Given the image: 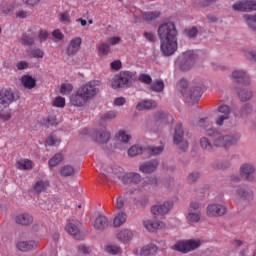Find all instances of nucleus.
<instances>
[{
	"mask_svg": "<svg viewBox=\"0 0 256 256\" xmlns=\"http://www.w3.org/2000/svg\"><path fill=\"white\" fill-rule=\"evenodd\" d=\"M158 36L161 41L160 49L166 56L173 55L177 51V28L175 23L166 22L159 26Z\"/></svg>",
	"mask_w": 256,
	"mask_h": 256,
	"instance_id": "nucleus-1",
	"label": "nucleus"
},
{
	"mask_svg": "<svg viewBox=\"0 0 256 256\" xmlns=\"http://www.w3.org/2000/svg\"><path fill=\"white\" fill-rule=\"evenodd\" d=\"M99 82L92 80L78 88L74 95L70 98V103L74 107H84L91 99L99 95Z\"/></svg>",
	"mask_w": 256,
	"mask_h": 256,
	"instance_id": "nucleus-2",
	"label": "nucleus"
},
{
	"mask_svg": "<svg viewBox=\"0 0 256 256\" xmlns=\"http://www.w3.org/2000/svg\"><path fill=\"white\" fill-rule=\"evenodd\" d=\"M197 126L203 129L209 137H215L213 140L214 147H224V149H227L238 141V138L234 136H221L215 128L211 127V120L209 118H201Z\"/></svg>",
	"mask_w": 256,
	"mask_h": 256,
	"instance_id": "nucleus-3",
	"label": "nucleus"
},
{
	"mask_svg": "<svg viewBox=\"0 0 256 256\" xmlns=\"http://www.w3.org/2000/svg\"><path fill=\"white\" fill-rule=\"evenodd\" d=\"M135 75L136 72L122 71L111 79L110 85L112 89H125L135 81Z\"/></svg>",
	"mask_w": 256,
	"mask_h": 256,
	"instance_id": "nucleus-4",
	"label": "nucleus"
},
{
	"mask_svg": "<svg viewBox=\"0 0 256 256\" xmlns=\"http://www.w3.org/2000/svg\"><path fill=\"white\" fill-rule=\"evenodd\" d=\"M201 247V241L199 240H187L183 242H178L172 249L174 251H180V253H189L190 251H195V249H199Z\"/></svg>",
	"mask_w": 256,
	"mask_h": 256,
	"instance_id": "nucleus-5",
	"label": "nucleus"
},
{
	"mask_svg": "<svg viewBox=\"0 0 256 256\" xmlns=\"http://www.w3.org/2000/svg\"><path fill=\"white\" fill-rule=\"evenodd\" d=\"M227 213V204L225 202L211 203L206 208L208 217H223Z\"/></svg>",
	"mask_w": 256,
	"mask_h": 256,
	"instance_id": "nucleus-6",
	"label": "nucleus"
},
{
	"mask_svg": "<svg viewBox=\"0 0 256 256\" xmlns=\"http://www.w3.org/2000/svg\"><path fill=\"white\" fill-rule=\"evenodd\" d=\"M183 60L180 65L181 71H189L197 63V56L195 52L190 50L182 54Z\"/></svg>",
	"mask_w": 256,
	"mask_h": 256,
	"instance_id": "nucleus-7",
	"label": "nucleus"
},
{
	"mask_svg": "<svg viewBox=\"0 0 256 256\" xmlns=\"http://www.w3.org/2000/svg\"><path fill=\"white\" fill-rule=\"evenodd\" d=\"M81 45H83V39L81 37L76 36L71 38L66 48V55L68 57H75L81 51Z\"/></svg>",
	"mask_w": 256,
	"mask_h": 256,
	"instance_id": "nucleus-8",
	"label": "nucleus"
},
{
	"mask_svg": "<svg viewBox=\"0 0 256 256\" xmlns=\"http://www.w3.org/2000/svg\"><path fill=\"white\" fill-rule=\"evenodd\" d=\"M117 177L124 185H139L142 181L140 174L135 172L120 173Z\"/></svg>",
	"mask_w": 256,
	"mask_h": 256,
	"instance_id": "nucleus-9",
	"label": "nucleus"
},
{
	"mask_svg": "<svg viewBox=\"0 0 256 256\" xmlns=\"http://www.w3.org/2000/svg\"><path fill=\"white\" fill-rule=\"evenodd\" d=\"M17 101V96L11 88H3L0 90V105L9 107L11 103Z\"/></svg>",
	"mask_w": 256,
	"mask_h": 256,
	"instance_id": "nucleus-10",
	"label": "nucleus"
},
{
	"mask_svg": "<svg viewBox=\"0 0 256 256\" xmlns=\"http://www.w3.org/2000/svg\"><path fill=\"white\" fill-rule=\"evenodd\" d=\"M218 116L215 120L216 125L221 127L225 121L231 119V107L229 105L222 104L218 107Z\"/></svg>",
	"mask_w": 256,
	"mask_h": 256,
	"instance_id": "nucleus-11",
	"label": "nucleus"
},
{
	"mask_svg": "<svg viewBox=\"0 0 256 256\" xmlns=\"http://www.w3.org/2000/svg\"><path fill=\"white\" fill-rule=\"evenodd\" d=\"M183 125L178 124L175 128V133H174V143L175 145H181L180 149L182 151H187L189 148V142L183 140Z\"/></svg>",
	"mask_w": 256,
	"mask_h": 256,
	"instance_id": "nucleus-12",
	"label": "nucleus"
},
{
	"mask_svg": "<svg viewBox=\"0 0 256 256\" xmlns=\"http://www.w3.org/2000/svg\"><path fill=\"white\" fill-rule=\"evenodd\" d=\"M240 176L243 177L245 181L254 183L256 181L255 167L251 164H243L240 167Z\"/></svg>",
	"mask_w": 256,
	"mask_h": 256,
	"instance_id": "nucleus-13",
	"label": "nucleus"
},
{
	"mask_svg": "<svg viewBox=\"0 0 256 256\" xmlns=\"http://www.w3.org/2000/svg\"><path fill=\"white\" fill-rule=\"evenodd\" d=\"M232 79L236 81V83H239L240 85H243L244 87H247V85H251V78L249 75H247V72L243 70H235L232 72Z\"/></svg>",
	"mask_w": 256,
	"mask_h": 256,
	"instance_id": "nucleus-14",
	"label": "nucleus"
},
{
	"mask_svg": "<svg viewBox=\"0 0 256 256\" xmlns=\"http://www.w3.org/2000/svg\"><path fill=\"white\" fill-rule=\"evenodd\" d=\"M234 11H241V12H249V11H256V1L248 0V1H240L233 5Z\"/></svg>",
	"mask_w": 256,
	"mask_h": 256,
	"instance_id": "nucleus-15",
	"label": "nucleus"
},
{
	"mask_svg": "<svg viewBox=\"0 0 256 256\" xmlns=\"http://www.w3.org/2000/svg\"><path fill=\"white\" fill-rule=\"evenodd\" d=\"M173 207V202H164L163 204H157L152 206L151 213L153 215H167L171 208Z\"/></svg>",
	"mask_w": 256,
	"mask_h": 256,
	"instance_id": "nucleus-16",
	"label": "nucleus"
},
{
	"mask_svg": "<svg viewBox=\"0 0 256 256\" xmlns=\"http://www.w3.org/2000/svg\"><path fill=\"white\" fill-rule=\"evenodd\" d=\"M92 138L96 143H99L100 145H103L111 139V133L107 132L106 129L103 130H96L92 133Z\"/></svg>",
	"mask_w": 256,
	"mask_h": 256,
	"instance_id": "nucleus-17",
	"label": "nucleus"
},
{
	"mask_svg": "<svg viewBox=\"0 0 256 256\" xmlns=\"http://www.w3.org/2000/svg\"><path fill=\"white\" fill-rule=\"evenodd\" d=\"M37 247V242L35 240L19 241L16 243V249L22 253H27V251H33Z\"/></svg>",
	"mask_w": 256,
	"mask_h": 256,
	"instance_id": "nucleus-18",
	"label": "nucleus"
},
{
	"mask_svg": "<svg viewBox=\"0 0 256 256\" xmlns=\"http://www.w3.org/2000/svg\"><path fill=\"white\" fill-rule=\"evenodd\" d=\"M135 234L130 229H122L116 233V239L121 243H130Z\"/></svg>",
	"mask_w": 256,
	"mask_h": 256,
	"instance_id": "nucleus-19",
	"label": "nucleus"
},
{
	"mask_svg": "<svg viewBox=\"0 0 256 256\" xmlns=\"http://www.w3.org/2000/svg\"><path fill=\"white\" fill-rule=\"evenodd\" d=\"M144 227L150 233H155L159 229H165V223L161 221L146 220L144 221Z\"/></svg>",
	"mask_w": 256,
	"mask_h": 256,
	"instance_id": "nucleus-20",
	"label": "nucleus"
},
{
	"mask_svg": "<svg viewBox=\"0 0 256 256\" xmlns=\"http://www.w3.org/2000/svg\"><path fill=\"white\" fill-rule=\"evenodd\" d=\"M157 167H159V162L157 160H150L140 165L139 171L145 174L153 173V171L157 170Z\"/></svg>",
	"mask_w": 256,
	"mask_h": 256,
	"instance_id": "nucleus-21",
	"label": "nucleus"
},
{
	"mask_svg": "<svg viewBox=\"0 0 256 256\" xmlns=\"http://www.w3.org/2000/svg\"><path fill=\"white\" fill-rule=\"evenodd\" d=\"M92 225H93L94 229L103 231V229H106V227L109 226V219H107V217H105L104 215H99L92 222Z\"/></svg>",
	"mask_w": 256,
	"mask_h": 256,
	"instance_id": "nucleus-22",
	"label": "nucleus"
},
{
	"mask_svg": "<svg viewBox=\"0 0 256 256\" xmlns=\"http://www.w3.org/2000/svg\"><path fill=\"white\" fill-rule=\"evenodd\" d=\"M202 95L203 88H201V86H194L190 89L189 99L192 101V103H199V100L201 99Z\"/></svg>",
	"mask_w": 256,
	"mask_h": 256,
	"instance_id": "nucleus-23",
	"label": "nucleus"
},
{
	"mask_svg": "<svg viewBox=\"0 0 256 256\" xmlns=\"http://www.w3.org/2000/svg\"><path fill=\"white\" fill-rule=\"evenodd\" d=\"M21 83L25 89H35V87H37V80L29 74H25L21 77Z\"/></svg>",
	"mask_w": 256,
	"mask_h": 256,
	"instance_id": "nucleus-24",
	"label": "nucleus"
},
{
	"mask_svg": "<svg viewBox=\"0 0 256 256\" xmlns=\"http://www.w3.org/2000/svg\"><path fill=\"white\" fill-rule=\"evenodd\" d=\"M15 222L18 225H25V226L31 225V223H33V216H31L28 213H22L16 216Z\"/></svg>",
	"mask_w": 256,
	"mask_h": 256,
	"instance_id": "nucleus-25",
	"label": "nucleus"
},
{
	"mask_svg": "<svg viewBox=\"0 0 256 256\" xmlns=\"http://www.w3.org/2000/svg\"><path fill=\"white\" fill-rule=\"evenodd\" d=\"M157 108V102L153 100H143L142 102L138 103L136 106L137 111H145L149 109Z\"/></svg>",
	"mask_w": 256,
	"mask_h": 256,
	"instance_id": "nucleus-26",
	"label": "nucleus"
},
{
	"mask_svg": "<svg viewBox=\"0 0 256 256\" xmlns=\"http://www.w3.org/2000/svg\"><path fill=\"white\" fill-rule=\"evenodd\" d=\"M140 15L143 19V21H146V23H151L152 21H156L159 19L161 12L154 11V12H142L140 11Z\"/></svg>",
	"mask_w": 256,
	"mask_h": 256,
	"instance_id": "nucleus-27",
	"label": "nucleus"
},
{
	"mask_svg": "<svg viewBox=\"0 0 256 256\" xmlns=\"http://www.w3.org/2000/svg\"><path fill=\"white\" fill-rule=\"evenodd\" d=\"M157 254V246L153 243L145 245L140 250V256H153Z\"/></svg>",
	"mask_w": 256,
	"mask_h": 256,
	"instance_id": "nucleus-28",
	"label": "nucleus"
},
{
	"mask_svg": "<svg viewBox=\"0 0 256 256\" xmlns=\"http://www.w3.org/2000/svg\"><path fill=\"white\" fill-rule=\"evenodd\" d=\"M79 222L75 220L68 221L65 229L69 235H73V237H77L79 233Z\"/></svg>",
	"mask_w": 256,
	"mask_h": 256,
	"instance_id": "nucleus-29",
	"label": "nucleus"
},
{
	"mask_svg": "<svg viewBox=\"0 0 256 256\" xmlns=\"http://www.w3.org/2000/svg\"><path fill=\"white\" fill-rule=\"evenodd\" d=\"M236 195H238V197L241 199H247L248 201L253 199V191L243 186L238 187L236 190Z\"/></svg>",
	"mask_w": 256,
	"mask_h": 256,
	"instance_id": "nucleus-30",
	"label": "nucleus"
},
{
	"mask_svg": "<svg viewBox=\"0 0 256 256\" xmlns=\"http://www.w3.org/2000/svg\"><path fill=\"white\" fill-rule=\"evenodd\" d=\"M16 169L20 171H29V169H33V161L30 159H21L16 162Z\"/></svg>",
	"mask_w": 256,
	"mask_h": 256,
	"instance_id": "nucleus-31",
	"label": "nucleus"
},
{
	"mask_svg": "<svg viewBox=\"0 0 256 256\" xmlns=\"http://www.w3.org/2000/svg\"><path fill=\"white\" fill-rule=\"evenodd\" d=\"M36 37H37V34H35L33 32H28V33L22 35L21 43L24 44L25 46L35 45Z\"/></svg>",
	"mask_w": 256,
	"mask_h": 256,
	"instance_id": "nucleus-32",
	"label": "nucleus"
},
{
	"mask_svg": "<svg viewBox=\"0 0 256 256\" xmlns=\"http://www.w3.org/2000/svg\"><path fill=\"white\" fill-rule=\"evenodd\" d=\"M49 185V180H38L34 184L33 189L36 193H43V191H47Z\"/></svg>",
	"mask_w": 256,
	"mask_h": 256,
	"instance_id": "nucleus-33",
	"label": "nucleus"
},
{
	"mask_svg": "<svg viewBox=\"0 0 256 256\" xmlns=\"http://www.w3.org/2000/svg\"><path fill=\"white\" fill-rule=\"evenodd\" d=\"M127 221V214L125 212H119L113 220L114 227H121L123 223Z\"/></svg>",
	"mask_w": 256,
	"mask_h": 256,
	"instance_id": "nucleus-34",
	"label": "nucleus"
},
{
	"mask_svg": "<svg viewBox=\"0 0 256 256\" xmlns=\"http://www.w3.org/2000/svg\"><path fill=\"white\" fill-rule=\"evenodd\" d=\"M186 219L190 221V223H199V221H201V211H188Z\"/></svg>",
	"mask_w": 256,
	"mask_h": 256,
	"instance_id": "nucleus-35",
	"label": "nucleus"
},
{
	"mask_svg": "<svg viewBox=\"0 0 256 256\" xmlns=\"http://www.w3.org/2000/svg\"><path fill=\"white\" fill-rule=\"evenodd\" d=\"M60 175L62 177H71V175H75V168H73L71 165L63 166L60 169Z\"/></svg>",
	"mask_w": 256,
	"mask_h": 256,
	"instance_id": "nucleus-36",
	"label": "nucleus"
},
{
	"mask_svg": "<svg viewBox=\"0 0 256 256\" xmlns=\"http://www.w3.org/2000/svg\"><path fill=\"white\" fill-rule=\"evenodd\" d=\"M104 251L108 253L109 255H119L121 254L122 250L121 247L115 246V245H106L104 248Z\"/></svg>",
	"mask_w": 256,
	"mask_h": 256,
	"instance_id": "nucleus-37",
	"label": "nucleus"
},
{
	"mask_svg": "<svg viewBox=\"0 0 256 256\" xmlns=\"http://www.w3.org/2000/svg\"><path fill=\"white\" fill-rule=\"evenodd\" d=\"M151 89L155 93H161V92H163V89H165V82H163V80H156L151 85Z\"/></svg>",
	"mask_w": 256,
	"mask_h": 256,
	"instance_id": "nucleus-38",
	"label": "nucleus"
},
{
	"mask_svg": "<svg viewBox=\"0 0 256 256\" xmlns=\"http://www.w3.org/2000/svg\"><path fill=\"white\" fill-rule=\"evenodd\" d=\"M200 147L206 151H213V144H211V141L207 137L200 138Z\"/></svg>",
	"mask_w": 256,
	"mask_h": 256,
	"instance_id": "nucleus-39",
	"label": "nucleus"
},
{
	"mask_svg": "<svg viewBox=\"0 0 256 256\" xmlns=\"http://www.w3.org/2000/svg\"><path fill=\"white\" fill-rule=\"evenodd\" d=\"M61 161H63V154L57 153L49 160L48 163L50 167H57Z\"/></svg>",
	"mask_w": 256,
	"mask_h": 256,
	"instance_id": "nucleus-40",
	"label": "nucleus"
},
{
	"mask_svg": "<svg viewBox=\"0 0 256 256\" xmlns=\"http://www.w3.org/2000/svg\"><path fill=\"white\" fill-rule=\"evenodd\" d=\"M14 9H15L14 4H2L0 8V14L9 15L10 13H13Z\"/></svg>",
	"mask_w": 256,
	"mask_h": 256,
	"instance_id": "nucleus-41",
	"label": "nucleus"
},
{
	"mask_svg": "<svg viewBox=\"0 0 256 256\" xmlns=\"http://www.w3.org/2000/svg\"><path fill=\"white\" fill-rule=\"evenodd\" d=\"M111 52V46L105 42H102L98 46V54L99 55H107Z\"/></svg>",
	"mask_w": 256,
	"mask_h": 256,
	"instance_id": "nucleus-42",
	"label": "nucleus"
},
{
	"mask_svg": "<svg viewBox=\"0 0 256 256\" xmlns=\"http://www.w3.org/2000/svg\"><path fill=\"white\" fill-rule=\"evenodd\" d=\"M239 99L242 101H249L253 97V92L250 90L243 89L238 92Z\"/></svg>",
	"mask_w": 256,
	"mask_h": 256,
	"instance_id": "nucleus-43",
	"label": "nucleus"
},
{
	"mask_svg": "<svg viewBox=\"0 0 256 256\" xmlns=\"http://www.w3.org/2000/svg\"><path fill=\"white\" fill-rule=\"evenodd\" d=\"M59 21L60 23H63L64 25H69L71 23V15L69 14V11H64L59 14Z\"/></svg>",
	"mask_w": 256,
	"mask_h": 256,
	"instance_id": "nucleus-44",
	"label": "nucleus"
},
{
	"mask_svg": "<svg viewBox=\"0 0 256 256\" xmlns=\"http://www.w3.org/2000/svg\"><path fill=\"white\" fill-rule=\"evenodd\" d=\"M141 153H143V148L139 145H134L128 149L129 157H135L137 155H141Z\"/></svg>",
	"mask_w": 256,
	"mask_h": 256,
	"instance_id": "nucleus-45",
	"label": "nucleus"
},
{
	"mask_svg": "<svg viewBox=\"0 0 256 256\" xmlns=\"http://www.w3.org/2000/svg\"><path fill=\"white\" fill-rule=\"evenodd\" d=\"M115 117H117V112L108 111L100 117V121L102 122L112 121V119H115Z\"/></svg>",
	"mask_w": 256,
	"mask_h": 256,
	"instance_id": "nucleus-46",
	"label": "nucleus"
},
{
	"mask_svg": "<svg viewBox=\"0 0 256 256\" xmlns=\"http://www.w3.org/2000/svg\"><path fill=\"white\" fill-rule=\"evenodd\" d=\"M116 138L118 141H121L122 143H129V140L131 139V135L121 130L119 131L118 134H116Z\"/></svg>",
	"mask_w": 256,
	"mask_h": 256,
	"instance_id": "nucleus-47",
	"label": "nucleus"
},
{
	"mask_svg": "<svg viewBox=\"0 0 256 256\" xmlns=\"http://www.w3.org/2000/svg\"><path fill=\"white\" fill-rule=\"evenodd\" d=\"M73 91V85L69 83L61 84L60 86V93L61 95H69Z\"/></svg>",
	"mask_w": 256,
	"mask_h": 256,
	"instance_id": "nucleus-48",
	"label": "nucleus"
},
{
	"mask_svg": "<svg viewBox=\"0 0 256 256\" xmlns=\"http://www.w3.org/2000/svg\"><path fill=\"white\" fill-rule=\"evenodd\" d=\"M138 80L140 83H144V85H151V83H153V78H151L149 74H140Z\"/></svg>",
	"mask_w": 256,
	"mask_h": 256,
	"instance_id": "nucleus-49",
	"label": "nucleus"
},
{
	"mask_svg": "<svg viewBox=\"0 0 256 256\" xmlns=\"http://www.w3.org/2000/svg\"><path fill=\"white\" fill-rule=\"evenodd\" d=\"M53 107H58L59 109H63L65 107V98L61 96H57L53 102H52Z\"/></svg>",
	"mask_w": 256,
	"mask_h": 256,
	"instance_id": "nucleus-50",
	"label": "nucleus"
},
{
	"mask_svg": "<svg viewBox=\"0 0 256 256\" xmlns=\"http://www.w3.org/2000/svg\"><path fill=\"white\" fill-rule=\"evenodd\" d=\"M252 111L253 107H251V104H245L240 110V117H247L248 115H251Z\"/></svg>",
	"mask_w": 256,
	"mask_h": 256,
	"instance_id": "nucleus-51",
	"label": "nucleus"
},
{
	"mask_svg": "<svg viewBox=\"0 0 256 256\" xmlns=\"http://www.w3.org/2000/svg\"><path fill=\"white\" fill-rule=\"evenodd\" d=\"M0 119L2 121H9L11 119V110L7 108L0 109Z\"/></svg>",
	"mask_w": 256,
	"mask_h": 256,
	"instance_id": "nucleus-52",
	"label": "nucleus"
},
{
	"mask_svg": "<svg viewBox=\"0 0 256 256\" xmlns=\"http://www.w3.org/2000/svg\"><path fill=\"white\" fill-rule=\"evenodd\" d=\"M199 33V30H197V27H192L190 29L185 30V35L189 37V39H194V37H197Z\"/></svg>",
	"mask_w": 256,
	"mask_h": 256,
	"instance_id": "nucleus-53",
	"label": "nucleus"
},
{
	"mask_svg": "<svg viewBox=\"0 0 256 256\" xmlns=\"http://www.w3.org/2000/svg\"><path fill=\"white\" fill-rule=\"evenodd\" d=\"M163 146H152L148 148V153H150V155H161V153H163Z\"/></svg>",
	"mask_w": 256,
	"mask_h": 256,
	"instance_id": "nucleus-54",
	"label": "nucleus"
},
{
	"mask_svg": "<svg viewBox=\"0 0 256 256\" xmlns=\"http://www.w3.org/2000/svg\"><path fill=\"white\" fill-rule=\"evenodd\" d=\"M31 56L34 59H43V57H45V52H43V50L40 48H37L31 51Z\"/></svg>",
	"mask_w": 256,
	"mask_h": 256,
	"instance_id": "nucleus-55",
	"label": "nucleus"
},
{
	"mask_svg": "<svg viewBox=\"0 0 256 256\" xmlns=\"http://www.w3.org/2000/svg\"><path fill=\"white\" fill-rule=\"evenodd\" d=\"M188 82L185 79H181L178 82V88L180 90V93H182V95H185V91H187V86H188Z\"/></svg>",
	"mask_w": 256,
	"mask_h": 256,
	"instance_id": "nucleus-56",
	"label": "nucleus"
},
{
	"mask_svg": "<svg viewBox=\"0 0 256 256\" xmlns=\"http://www.w3.org/2000/svg\"><path fill=\"white\" fill-rule=\"evenodd\" d=\"M38 39L40 43L47 41V39H49V32H47V30H40L38 32Z\"/></svg>",
	"mask_w": 256,
	"mask_h": 256,
	"instance_id": "nucleus-57",
	"label": "nucleus"
},
{
	"mask_svg": "<svg viewBox=\"0 0 256 256\" xmlns=\"http://www.w3.org/2000/svg\"><path fill=\"white\" fill-rule=\"evenodd\" d=\"M52 37H54L56 41H63V39H65V35H63V32H61L59 29H56L52 32Z\"/></svg>",
	"mask_w": 256,
	"mask_h": 256,
	"instance_id": "nucleus-58",
	"label": "nucleus"
},
{
	"mask_svg": "<svg viewBox=\"0 0 256 256\" xmlns=\"http://www.w3.org/2000/svg\"><path fill=\"white\" fill-rule=\"evenodd\" d=\"M237 183H241V177L237 174H233L230 177V187H235Z\"/></svg>",
	"mask_w": 256,
	"mask_h": 256,
	"instance_id": "nucleus-59",
	"label": "nucleus"
},
{
	"mask_svg": "<svg viewBox=\"0 0 256 256\" xmlns=\"http://www.w3.org/2000/svg\"><path fill=\"white\" fill-rule=\"evenodd\" d=\"M123 207H125V199L123 196H118L116 198L115 209H123Z\"/></svg>",
	"mask_w": 256,
	"mask_h": 256,
	"instance_id": "nucleus-60",
	"label": "nucleus"
},
{
	"mask_svg": "<svg viewBox=\"0 0 256 256\" xmlns=\"http://www.w3.org/2000/svg\"><path fill=\"white\" fill-rule=\"evenodd\" d=\"M143 36L150 43H155V41H157V37L153 34V32H144Z\"/></svg>",
	"mask_w": 256,
	"mask_h": 256,
	"instance_id": "nucleus-61",
	"label": "nucleus"
},
{
	"mask_svg": "<svg viewBox=\"0 0 256 256\" xmlns=\"http://www.w3.org/2000/svg\"><path fill=\"white\" fill-rule=\"evenodd\" d=\"M200 175L198 172H192L188 175L187 177V181L188 183H195V181H197V179H199Z\"/></svg>",
	"mask_w": 256,
	"mask_h": 256,
	"instance_id": "nucleus-62",
	"label": "nucleus"
},
{
	"mask_svg": "<svg viewBox=\"0 0 256 256\" xmlns=\"http://www.w3.org/2000/svg\"><path fill=\"white\" fill-rule=\"evenodd\" d=\"M78 253H81L82 255H89V253H91V248L89 246L80 245L78 247Z\"/></svg>",
	"mask_w": 256,
	"mask_h": 256,
	"instance_id": "nucleus-63",
	"label": "nucleus"
},
{
	"mask_svg": "<svg viewBox=\"0 0 256 256\" xmlns=\"http://www.w3.org/2000/svg\"><path fill=\"white\" fill-rule=\"evenodd\" d=\"M157 119H167L169 123H172L173 121V116H169L165 114V112H158L157 113Z\"/></svg>",
	"mask_w": 256,
	"mask_h": 256,
	"instance_id": "nucleus-64",
	"label": "nucleus"
}]
</instances>
